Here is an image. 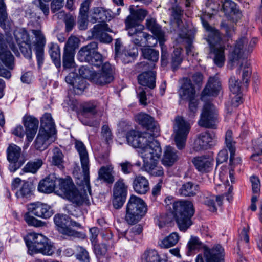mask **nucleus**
<instances>
[{"label":"nucleus","instance_id":"nucleus-20","mask_svg":"<svg viewBox=\"0 0 262 262\" xmlns=\"http://www.w3.org/2000/svg\"><path fill=\"white\" fill-rule=\"evenodd\" d=\"M54 134L47 132L46 130L39 129L35 141V147L36 149L43 150L55 140Z\"/></svg>","mask_w":262,"mask_h":262},{"label":"nucleus","instance_id":"nucleus-27","mask_svg":"<svg viewBox=\"0 0 262 262\" xmlns=\"http://www.w3.org/2000/svg\"><path fill=\"white\" fill-rule=\"evenodd\" d=\"M221 89V82L217 76L210 77L202 93V99L205 100L206 96H216Z\"/></svg>","mask_w":262,"mask_h":262},{"label":"nucleus","instance_id":"nucleus-39","mask_svg":"<svg viewBox=\"0 0 262 262\" xmlns=\"http://www.w3.org/2000/svg\"><path fill=\"white\" fill-rule=\"evenodd\" d=\"M222 9L225 14L231 17L235 15L237 17H239L241 13L236 4L231 0H225L222 4Z\"/></svg>","mask_w":262,"mask_h":262},{"label":"nucleus","instance_id":"nucleus-34","mask_svg":"<svg viewBox=\"0 0 262 262\" xmlns=\"http://www.w3.org/2000/svg\"><path fill=\"white\" fill-rule=\"evenodd\" d=\"M224 195L215 196L208 194L204 196L203 203L207 205L210 211L215 212L217 210L216 205L220 206L222 204Z\"/></svg>","mask_w":262,"mask_h":262},{"label":"nucleus","instance_id":"nucleus-24","mask_svg":"<svg viewBox=\"0 0 262 262\" xmlns=\"http://www.w3.org/2000/svg\"><path fill=\"white\" fill-rule=\"evenodd\" d=\"M215 135L208 133L200 134L194 142V148L196 151L207 149L213 145Z\"/></svg>","mask_w":262,"mask_h":262},{"label":"nucleus","instance_id":"nucleus-43","mask_svg":"<svg viewBox=\"0 0 262 262\" xmlns=\"http://www.w3.org/2000/svg\"><path fill=\"white\" fill-rule=\"evenodd\" d=\"M229 87L232 94H242V92L248 86H244V82L239 81L235 76H232L229 80Z\"/></svg>","mask_w":262,"mask_h":262},{"label":"nucleus","instance_id":"nucleus-42","mask_svg":"<svg viewBox=\"0 0 262 262\" xmlns=\"http://www.w3.org/2000/svg\"><path fill=\"white\" fill-rule=\"evenodd\" d=\"M21 155V148L15 144H10L7 149V157L10 163H16Z\"/></svg>","mask_w":262,"mask_h":262},{"label":"nucleus","instance_id":"nucleus-47","mask_svg":"<svg viewBox=\"0 0 262 262\" xmlns=\"http://www.w3.org/2000/svg\"><path fill=\"white\" fill-rule=\"evenodd\" d=\"M180 236L178 233L172 232L168 236L164 238L159 243V246L163 248H168L174 246L178 242Z\"/></svg>","mask_w":262,"mask_h":262},{"label":"nucleus","instance_id":"nucleus-12","mask_svg":"<svg viewBox=\"0 0 262 262\" xmlns=\"http://www.w3.org/2000/svg\"><path fill=\"white\" fill-rule=\"evenodd\" d=\"M75 147L79 153L82 171L83 173V181L82 184L85 186L89 194L91 195L89 177V159L88 154L84 145L80 141H76Z\"/></svg>","mask_w":262,"mask_h":262},{"label":"nucleus","instance_id":"nucleus-19","mask_svg":"<svg viewBox=\"0 0 262 262\" xmlns=\"http://www.w3.org/2000/svg\"><path fill=\"white\" fill-rule=\"evenodd\" d=\"M101 66V68L99 72H95L93 81L97 84L103 85L112 81L114 77L112 69L109 63L105 62Z\"/></svg>","mask_w":262,"mask_h":262},{"label":"nucleus","instance_id":"nucleus-16","mask_svg":"<svg viewBox=\"0 0 262 262\" xmlns=\"http://www.w3.org/2000/svg\"><path fill=\"white\" fill-rule=\"evenodd\" d=\"M54 223L57 230L63 234L71 236L74 235V231L71 229V226L80 227V224L70 220L67 215L58 214L54 217Z\"/></svg>","mask_w":262,"mask_h":262},{"label":"nucleus","instance_id":"nucleus-37","mask_svg":"<svg viewBox=\"0 0 262 262\" xmlns=\"http://www.w3.org/2000/svg\"><path fill=\"white\" fill-rule=\"evenodd\" d=\"M113 169V168L111 165L101 167L98 171V180L108 184H112L114 181Z\"/></svg>","mask_w":262,"mask_h":262},{"label":"nucleus","instance_id":"nucleus-23","mask_svg":"<svg viewBox=\"0 0 262 262\" xmlns=\"http://www.w3.org/2000/svg\"><path fill=\"white\" fill-rule=\"evenodd\" d=\"M145 26L147 29L150 31L154 35L158 38L159 44L162 48L163 52V45L164 41L165 33L164 31H163L161 26L157 23L155 18L148 17L146 20Z\"/></svg>","mask_w":262,"mask_h":262},{"label":"nucleus","instance_id":"nucleus-50","mask_svg":"<svg viewBox=\"0 0 262 262\" xmlns=\"http://www.w3.org/2000/svg\"><path fill=\"white\" fill-rule=\"evenodd\" d=\"M231 98V105H226V110L227 115H230L233 108L237 107L242 103V94H234L230 96Z\"/></svg>","mask_w":262,"mask_h":262},{"label":"nucleus","instance_id":"nucleus-17","mask_svg":"<svg viewBox=\"0 0 262 262\" xmlns=\"http://www.w3.org/2000/svg\"><path fill=\"white\" fill-rule=\"evenodd\" d=\"M150 134L149 132L140 133L132 130L127 132L126 138L128 144L140 150L148 141L149 137H151Z\"/></svg>","mask_w":262,"mask_h":262},{"label":"nucleus","instance_id":"nucleus-38","mask_svg":"<svg viewBox=\"0 0 262 262\" xmlns=\"http://www.w3.org/2000/svg\"><path fill=\"white\" fill-rule=\"evenodd\" d=\"M30 237L31 245L29 246V250L34 252L48 241V238L43 235L36 233H30Z\"/></svg>","mask_w":262,"mask_h":262},{"label":"nucleus","instance_id":"nucleus-54","mask_svg":"<svg viewBox=\"0 0 262 262\" xmlns=\"http://www.w3.org/2000/svg\"><path fill=\"white\" fill-rule=\"evenodd\" d=\"M53 154L51 161L52 164L58 166L60 168H62L63 155L62 151L59 148H55L53 149Z\"/></svg>","mask_w":262,"mask_h":262},{"label":"nucleus","instance_id":"nucleus-59","mask_svg":"<svg viewBox=\"0 0 262 262\" xmlns=\"http://www.w3.org/2000/svg\"><path fill=\"white\" fill-rule=\"evenodd\" d=\"M181 51V49L176 48L171 55V65L173 69L177 68L182 61Z\"/></svg>","mask_w":262,"mask_h":262},{"label":"nucleus","instance_id":"nucleus-4","mask_svg":"<svg viewBox=\"0 0 262 262\" xmlns=\"http://www.w3.org/2000/svg\"><path fill=\"white\" fill-rule=\"evenodd\" d=\"M60 191L70 201L77 205H89L90 203L86 192L82 193L75 188L70 178L61 179L58 178L57 192Z\"/></svg>","mask_w":262,"mask_h":262},{"label":"nucleus","instance_id":"nucleus-6","mask_svg":"<svg viewBox=\"0 0 262 262\" xmlns=\"http://www.w3.org/2000/svg\"><path fill=\"white\" fill-rule=\"evenodd\" d=\"M28 212L24 215V220L29 225L39 227L41 222L30 215L31 213L38 217L47 219L51 217L53 212L51 207L46 204L36 202L28 205Z\"/></svg>","mask_w":262,"mask_h":262},{"label":"nucleus","instance_id":"nucleus-29","mask_svg":"<svg viewBox=\"0 0 262 262\" xmlns=\"http://www.w3.org/2000/svg\"><path fill=\"white\" fill-rule=\"evenodd\" d=\"M24 125L26 127V136L29 142H31L38 129V121L32 116H24Z\"/></svg>","mask_w":262,"mask_h":262},{"label":"nucleus","instance_id":"nucleus-32","mask_svg":"<svg viewBox=\"0 0 262 262\" xmlns=\"http://www.w3.org/2000/svg\"><path fill=\"white\" fill-rule=\"evenodd\" d=\"M133 187L136 193L145 194L149 189L148 181L143 176H137L133 181Z\"/></svg>","mask_w":262,"mask_h":262},{"label":"nucleus","instance_id":"nucleus-2","mask_svg":"<svg viewBox=\"0 0 262 262\" xmlns=\"http://www.w3.org/2000/svg\"><path fill=\"white\" fill-rule=\"evenodd\" d=\"M201 20L203 26L207 31V38L206 39L210 46V52L214 55V62L217 67H222L224 66L225 61V48L222 45L220 34L217 30L210 26L203 18H202Z\"/></svg>","mask_w":262,"mask_h":262},{"label":"nucleus","instance_id":"nucleus-56","mask_svg":"<svg viewBox=\"0 0 262 262\" xmlns=\"http://www.w3.org/2000/svg\"><path fill=\"white\" fill-rule=\"evenodd\" d=\"M42 165V161L37 159L36 161L28 163L24 167L23 170L25 172L35 173Z\"/></svg>","mask_w":262,"mask_h":262},{"label":"nucleus","instance_id":"nucleus-61","mask_svg":"<svg viewBox=\"0 0 262 262\" xmlns=\"http://www.w3.org/2000/svg\"><path fill=\"white\" fill-rule=\"evenodd\" d=\"M143 230L142 226L140 224H138L133 227L130 230L125 233V236L128 241L133 240L135 235H139Z\"/></svg>","mask_w":262,"mask_h":262},{"label":"nucleus","instance_id":"nucleus-53","mask_svg":"<svg viewBox=\"0 0 262 262\" xmlns=\"http://www.w3.org/2000/svg\"><path fill=\"white\" fill-rule=\"evenodd\" d=\"M74 54L75 52L68 50H64L63 55V65L66 69H71L74 67Z\"/></svg>","mask_w":262,"mask_h":262},{"label":"nucleus","instance_id":"nucleus-52","mask_svg":"<svg viewBox=\"0 0 262 262\" xmlns=\"http://www.w3.org/2000/svg\"><path fill=\"white\" fill-rule=\"evenodd\" d=\"M49 52L55 64L57 67L59 66L60 65V53L58 46L57 44L51 43Z\"/></svg>","mask_w":262,"mask_h":262},{"label":"nucleus","instance_id":"nucleus-21","mask_svg":"<svg viewBox=\"0 0 262 262\" xmlns=\"http://www.w3.org/2000/svg\"><path fill=\"white\" fill-rule=\"evenodd\" d=\"M58 178L55 173L50 174L45 179L40 181L38 186L39 191L49 193L57 190V183Z\"/></svg>","mask_w":262,"mask_h":262},{"label":"nucleus","instance_id":"nucleus-33","mask_svg":"<svg viewBox=\"0 0 262 262\" xmlns=\"http://www.w3.org/2000/svg\"><path fill=\"white\" fill-rule=\"evenodd\" d=\"M155 76L153 71L143 72L138 76V82L140 85L154 89L156 86Z\"/></svg>","mask_w":262,"mask_h":262},{"label":"nucleus","instance_id":"nucleus-49","mask_svg":"<svg viewBox=\"0 0 262 262\" xmlns=\"http://www.w3.org/2000/svg\"><path fill=\"white\" fill-rule=\"evenodd\" d=\"M104 31H111L108 28L107 24L102 23L94 26L91 30L92 37L93 38L99 40Z\"/></svg>","mask_w":262,"mask_h":262},{"label":"nucleus","instance_id":"nucleus-25","mask_svg":"<svg viewBox=\"0 0 262 262\" xmlns=\"http://www.w3.org/2000/svg\"><path fill=\"white\" fill-rule=\"evenodd\" d=\"M129 10L130 15L125 20L127 25H133L138 24L139 21H142L147 14L146 10L139 8L138 6L131 5Z\"/></svg>","mask_w":262,"mask_h":262},{"label":"nucleus","instance_id":"nucleus-51","mask_svg":"<svg viewBox=\"0 0 262 262\" xmlns=\"http://www.w3.org/2000/svg\"><path fill=\"white\" fill-rule=\"evenodd\" d=\"M57 15L58 18H61L64 16L66 31H71L75 25V17L70 14H66L63 11L59 12Z\"/></svg>","mask_w":262,"mask_h":262},{"label":"nucleus","instance_id":"nucleus-22","mask_svg":"<svg viewBox=\"0 0 262 262\" xmlns=\"http://www.w3.org/2000/svg\"><path fill=\"white\" fill-rule=\"evenodd\" d=\"M204 255L206 262H223L224 250L219 244L216 245L211 249L205 247Z\"/></svg>","mask_w":262,"mask_h":262},{"label":"nucleus","instance_id":"nucleus-14","mask_svg":"<svg viewBox=\"0 0 262 262\" xmlns=\"http://www.w3.org/2000/svg\"><path fill=\"white\" fill-rule=\"evenodd\" d=\"M127 185L122 179H119L114 184L113 194V204L116 209L121 208L126 200Z\"/></svg>","mask_w":262,"mask_h":262},{"label":"nucleus","instance_id":"nucleus-41","mask_svg":"<svg viewBox=\"0 0 262 262\" xmlns=\"http://www.w3.org/2000/svg\"><path fill=\"white\" fill-rule=\"evenodd\" d=\"M238 71L242 73V81L244 82V86H248L252 74V69L250 63L246 61H243L241 63Z\"/></svg>","mask_w":262,"mask_h":262},{"label":"nucleus","instance_id":"nucleus-48","mask_svg":"<svg viewBox=\"0 0 262 262\" xmlns=\"http://www.w3.org/2000/svg\"><path fill=\"white\" fill-rule=\"evenodd\" d=\"M161 259L158 252L153 249L145 251L141 257V262H159Z\"/></svg>","mask_w":262,"mask_h":262},{"label":"nucleus","instance_id":"nucleus-8","mask_svg":"<svg viewBox=\"0 0 262 262\" xmlns=\"http://www.w3.org/2000/svg\"><path fill=\"white\" fill-rule=\"evenodd\" d=\"M97 43L92 42L82 47L77 54L78 59L81 62H86L96 67H99L103 62L101 54L96 52Z\"/></svg>","mask_w":262,"mask_h":262},{"label":"nucleus","instance_id":"nucleus-7","mask_svg":"<svg viewBox=\"0 0 262 262\" xmlns=\"http://www.w3.org/2000/svg\"><path fill=\"white\" fill-rule=\"evenodd\" d=\"M178 1L169 0L171 9V25L173 27L174 30L179 32V36L181 38H187V28H182L181 16L183 14V10L180 5L184 4L186 7H188L190 3L189 0H181L178 4Z\"/></svg>","mask_w":262,"mask_h":262},{"label":"nucleus","instance_id":"nucleus-9","mask_svg":"<svg viewBox=\"0 0 262 262\" xmlns=\"http://www.w3.org/2000/svg\"><path fill=\"white\" fill-rule=\"evenodd\" d=\"M156 136H151L145 145L138 150L142 158L143 164L152 161H159L162 153V149L159 142L154 139Z\"/></svg>","mask_w":262,"mask_h":262},{"label":"nucleus","instance_id":"nucleus-5","mask_svg":"<svg viewBox=\"0 0 262 262\" xmlns=\"http://www.w3.org/2000/svg\"><path fill=\"white\" fill-rule=\"evenodd\" d=\"M147 212V206L139 196L134 194L130 196L126 207L125 220L128 224L137 223Z\"/></svg>","mask_w":262,"mask_h":262},{"label":"nucleus","instance_id":"nucleus-10","mask_svg":"<svg viewBox=\"0 0 262 262\" xmlns=\"http://www.w3.org/2000/svg\"><path fill=\"white\" fill-rule=\"evenodd\" d=\"M173 134L177 147L182 149L185 146L188 135L191 129V124L181 116L175 118L173 123Z\"/></svg>","mask_w":262,"mask_h":262},{"label":"nucleus","instance_id":"nucleus-11","mask_svg":"<svg viewBox=\"0 0 262 262\" xmlns=\"http://www.w3.org/2000/svg\"><path fill=\"white\" fill-rule=\"evenodd\" d=\"M181 86L179 94L183 99L189 101V107L190 111L194 113L197 110L198 100L195 99V91L191 81L187 78H184L181 81Z\"/></svg>","mask_w":262,"mask_h":262},{"label":"nucleus","instance_id":"nucleus-36","mask_svg":"<svg viewBox=\"0 0 262 262\" xmlns=\"http://www.w3.org/2000/svg\"><path fill=\"white\" fill-rule=\"evenodd\" d=\"M159 161H152L143 164V168L147 173L154 177H162L164 174L163 167L159 165Z\"/></svg>","mask_w":262,"mask_h":262},{"label":"nucleus","instance_id":"nucleus-46","mask_svg":"<svg viewBox=\"0 0 262 262\" xmlns=\"http://www.w3.org/2000/svg\"><path fill=\"white\" fill-rule=\"evenodd\" d=\"M225 144L230 152L231 161H233V159L236 150V142L233 138V133L230 129L228 130L226 132L225 136Z\"/></svg>","mask_w":262,"mask_h":262},{"label":"nucleus","instance_id":"nucleus-18","mask_svg":"<svg viewBox=\"0 0 262 262\" xmlns=\"http://www.w3.org/2000/svg\"><path fill=\"white\" fill-rule=\"evenodd\" d=\"M135 118L137 122L151 132V136H158L159 135V127L152 117L147 114L140 113L137 114Z\"/></svg>","mask_w":262,"mask_h":262},{"label":"nucleus","instance_id":"nucleus-45","mask_svg":"<svg viewBox=\"0 0 262 262\" xmlns=\"http://www.w3.org/2000/svg\"><path fill=\"white\" fill-rule=\"evenodd\" d=\"M227 170L224 171H220L218 174V178L221 180L222 184H217L218 187L225 188L227 189L228 193L226 194L227 200L230 201L232 199L231 193L232 191L231 186H230L229 181L227 180Z\"/></svg>","mask_w":262,"mask_h":262},{"label":"nucleus","instance_id":"nucleus-35","mask_svg":"<svg viewBox=\"0 0 262 262\" xmlns=\"http://www.w3.org/2000/svg\"><path fill=\"white\" fill-rule=\"evenodd\" d=\"M199 191V186L191 182L184 183L179 189L178 193L183 196L195 195Z\"/></svg>","mask_w":262,"mask_h":262},{"label":"nucleus","instance_id":"nucleus-28","mask_svg":"<svg viewBox=\"0 0 262 262\" xmlns=\"http://www.w3.org/2000/svg\"><path fill=\"white\" fill-rule=\"evenodd\" d=\"M91 21L95 23L97 21L104 23L110 20L113 17V14L110 10L103 7H94L91 10Z\"/></svg>","mask_w":262,"mask_h":262},{"label":"nucleus","instance_id":"nucleus-55","mask_svg":"<svg viewBox=\"0 0 262 262\" xmlns=\"http://www.w3.org/2000/svg\"><path fill=\"white\" fill-rule=\"evenodd\" d=\"M142 55L144 58L153 62H156L159 58V52L154 49L146 48L142 49Z\"/></svg>","mask_w":262,"mask_h":262},{"label":"nucleus","instance_id":"nucleus-3","mask_svg":"<svg viewBox=\"0 0 262 262\" xmlns=\"http://www.w3.org/2000/svg\"><path fill=\"white\" fill-rule=\"evenodd\" d=\"M257 43L256 38L252 39L249 42L247 37L243 36L235 42L233 48L230 50L228 55V66L233 69L237 65L239 60L250 54Z\"/></svg>","mask_w":262,"mask_h":262},{"label":"nucleus","instance_id":"nucleus-57","mask_svg":"<svg viewBox=\"0 0 262 262\" xmlns=\"http://www.w3.org/2000/svg\"><path fill=\"white\" fill-rule=\"evenodd\" d=\"M55 251V248L52 244L48 242V240L38 249L35 252L40 253L44 255L51 256Z\"/></svg>","mask_w":262,"mask_h":262},{"label":"nucleus","instance_id":"nucleus-64","mask_svg":"<svg viewBox=\"0 0 262 262\" xmlns=\"http://www.w3.org/2000/svg\"><path fill=\"white\" fill-rule=\"evenodd\" d=\"M76 250L78 253L76 254L77 259L82 262H89L90 257L88 251L83 247L77 246Z\"/></svg>","mask_w":262,"mask_h":262},{"label":"nucleus","instance_id":"nucleus-40","mask_svg":"<svg viewBox=\"0 0 262 262\" xmlns=\"http://www.w3.org/2000/svg\"><path fill=\"white\" fill-rule=\"evenodd\" d=\"M66 81L67 83L73 85L74 91L76 92V90H80L81 92L84 91L85 88V85L83 83V80H80L75 73H70L66 77Z\"/></svg>","mask_w":262,"mask_h":262},{"label":"nucleus","instance_id":"nucleus-60","mask_svg":"<svg viewBox=\"0 0 262 262\" xmlns=\"http://www.w3.org/2000/svg\"><path fill=\"white\" fill-rule=\"evenodd\" d=\"M31 193V187L28 182H24L20 189L16 192L18 198L28 197Z\"/></svg>","mask_w":262,"mask_h":262},{"label":"nucleus","instance_id":"nucleus-62","mask_svg":"<svg viewBox=\"0 0 262 262\" xmlns=\"http://www.w3.org/2000/svg\"><path fill=\"white\" fill-rule=\"evenodd\" d=\"M79 42V39L74 36H70L65 45L64 50L71 51L72 52H75V50L78 46Z\"/></svg>","mask_w":262,"mask_h":262},{"label":"nucleus","instance_id":"nucleus-1","mask_svg":"<svg viewBox=\"0 0 262 262\" xmlns=\"http://www.w3.org/2000/svg\"><path fill=\"white\" fill-rule=\"evenodd\" d=\"M172 196H167L165 202L167 205L172 204ZM173 211L179 229L185 231L192 224L191 217L193 215L192 203L189 201H178L172 202Z\"/></svg>","mask_w":262,"mask_h":262},{"label":"nucleus","instance_id":"nucleus-31","mask_svg":"<svg viewBox=\"0 0 262 262\" xmlns=\"http://www.w3.org/2000/svg\"><path fill=\"white\" fill-rule=\"evenodd\" d=\"M5 44L4 36L0 33V60L6 67L12 69L14 57L11 52L4 47Z\"/></svg>","mask_w":262,"mask_h":262},{"label":"nucleus","instance_id":"nucleus-44","mask_svg":"<svg viewBox=\"0 0 262 262\" xmlns=\"http://www.w3.org/2000/svg\"><path fill=\"white\" fill-rule=\"evenodd\" d=\"M40 129H45L46 130L47 132L55 134L54 123L50 114L46 113L41 118V127Z\"/></svg>","mask_w":262,"mask_h":262},{"label":"nucleus","instance_id":"nucleus-58","mask_svg":"<svg viewBox=\"0 0 262 262\" xmlns=\"http://www.w3.org/2000/svg\"><path fill=\"white\" fill-rule=\"evenodd\" d=\"M80 75L85 79L93 81L95 72L92 70V68L88 66H83L79 70Z\"/></svg>","mask_w":262,"mask_h":262},{"label":"nucleus","instance_id":"nucleus-13","mask_svg":"<svg viewBox=\"0 0 262 262\" xmlns=\"http://www.w3.org/2000/svg\"><path fill=\"white\" fill-rule=\"evenodd\" d=\"M217 118V113L215 106L208 102L204 106L198 124L206 128H214Z\"/></svg>","mask_w":262,"mask_h":262},{"label":"nucleus","instance_id":"nucleus-30","mask_svg":"<svg viewBox=\"0 0 262 262\" xmlns=\"http://www.w3.org/2000/svg\"><path fill=\"white\" fill-rule=\"evenodd\" d=\"M179 153L170 146H166L163 152L162 163L166 167L172 166L179 159Z\"/></svg>","mask_w":262,"mask_h":262},{"label":"nucleus","instance_id":"nucleus-26","mask_svg":"<svg viewBox=\"0 0 262 262\" xmlns=\"http://www.w3.org/2000/svg\"><path fill=\"white\" fill-rule=\"evenodd\" d=\"M192 162L198 171L201 173H207L212 169L213 160L208 156H202L193 158Z\"/></svg>","mask_w":262,"mask_h":262},{"label":"nucleus","instance_id":"nucleus-63","mask_svg":"<svg viewBox=\"0 0 262 262\" xmlns=\"http://www.w3.org/2000/svg\"><path fill=\"white\" fill-rule=\"evenodd\" d=\"M32 32L36 38L35 48L43 49L46 43V39L44 35L39 30H32Z\"/></svg>","mask_w":262,"mask_h":262},{"label":"nucleus","instance_id":"nucleus-15","mask_svg":"<svg viewBox=\"0 0 262 262\" xmlns=\"http://www.w3.org/2000/svg\"><path fill=\"white\" fill-rule=\"evenodd\" d=\"M14 35L23 54L26 58H31L32 56L31 40L27 31L23 29L15 30Z\"/></svg>","mask_w":262,"mask_h":262}]
</instances>
